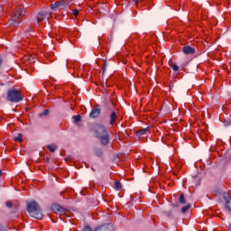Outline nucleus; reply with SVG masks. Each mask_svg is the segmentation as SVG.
<instances>
[{
  "instance_id": "30",
  "label": "nucleus",
  "mask_w": 231,
  "mask_h": 231,
  "mask_svg": "<svg viewBox=\"0 0 231 231\" xmlns=\"http://www.w3.org/2000/svg\"><path fill=\"white\" fill-rule=\"evenodd\" d=\"M172 207H173V208H178V207H180V205H178V204H172Z\"/></svg>"
},
{
  "instance_id": "24",
  "label": "nucleus",
  "mask_w": 231,
  "mask_h": 231,
  "mask_svg": "<svg viewBox=\"0 0 231 231\" xmlns=\"http://www.w3.org/2000/svg\"><path fill=\"white\" fill-rule=\"evenodd\" d=\"M6 207L7 208H12V207H14V203H12L11 201L6 202Z\"/></svg>"
},
{
  "instance_id": "25",
  "label": "nucleus",
  "mask_w": 231,
  "mask_h": 231,
  "mask_svg": "<svg viewBox=\"0 0 231 231\" xmlns=\"http://www.w3.org/2000/svg\"><path fill=\"white\" fill-rule=\"evenodd\" d=\"M83 231H93V230L91 229V226H85V227L83 228Z\"/></svg>"
},
{
  "instance_id": "7",
  "label": "nucleus",
  "mask_w": 231,
  "mask_h": 231,
  "mask_svg": "<svg viewBox=\"0 0 231 231\" xmlns=\"http://www.w3.org/2000/svg\"><path fill=\"white\" fill-rule=\"evenodd\" d=\"M49 18H50V13H48L46 11H42V12L38 13L36 15L37 23L46 21V19H49Z\"/></svg>"
},
{
  "instance_id": "32",
  "label": "nucleus",
  "mask_w": 231,
  "mask_h": 231,
  "mask_svg": "<svg viewBox=\"0 0 231 231\" xmlns=\"http://www.w3.org/2000/svg\"><path fill=\"white\" fill-rule=\"evenodd\" d=\"M1 231H8V227L5 226V227H4L3 230H1Z\"/></svg>"
},
{
  "instance_id": "2",
  "label": "nucleus",
  "mask_w": 231,
  "mask_h": 231,
  "mask_svg": "<svg viewBox=\"0 0 231 231\" xmlns=\"http://www.w3.org/2000/svg\"><path fill=\"white\" fill-rule=\"evenodd\" d=\"M27 212L31 217H34V219H42L44 217V214L42 213V208L37 201H32L27 204Z\"/></svg>"
},
{
  "instance_id": "15",
  "label": "nucleus",
  "mask_w": 231,
  "mask_h": 231,
  "mask_svg": "<svg viewBox=\"0 0 231 231\" xmlns=\"http://www.w3.org/2000/svg\"><path fill=\"white\" fill-rule=\"evenodd\" d=\"M179 201H180V205H185V203H187V199H185L184 194L180 195Z\"/></svg>"
},
{
  "instance_id": "17",
  "label": "nucleus",
  "mask_w": 231,
  "mask_h": 231,
  "mask_svg": "<svg viewBox=\"0 0 231 231\" xmlns=\"http://www.w3.org/2000/svg\"><path fill=\"white\" fill-rule=\"evenodd\" d=\"M190 207H192V205L190 203L187 204L186 206H184L181 208V212L182 214H185L187 212V210H189Z\"/></svg>"
},
{
  "instance_id": "29",
  "label": "nucleus",
  "mask_w": 231,
  "mask_h": 231,
  "mask_svg": "<svg viewBox=\"0 0 231 231\" xmlns=\"http://www.w3.org/2000/svg\"><path fill=\"white\" fill-rule=\"evenodd\" d=\"M140 1H142V0H134V5H135L136 6H138V3H140Z\"/></svg>"
},
{
  "instance_id": "37",
  "label": "nucleus",
  "mask_w": 231,
  "mask_h": 231,
  "mask_svg": "<svg viewBox=\"0 0 231 231\" xmlns=\"http://www.w3.org/2000/svg\"><path fill=\"white\" fill-rule=\"evenodd\" d=\"M227 125H230V123L227 122Z\"/></svg>"
},
{
  "instance_id": "26",
  "label": "nucleus",
  "mask_w": 231,
  "mask_h": 231,
  "mask_svg": "<svg viewBox=\"0 0 231 231\" xmlns=\"http://www.w3.org/2000/svg\"><path fill=\"white\" fill-rule=\"evenodd\" d=\"M28 60H29V62L33 63V62H35V58L31 56V57H29Z\"/></svg>"
},
{
  "instance_id": "12",
  "label": "nucleus",
  "mask_w": 231,
  "mask_h": 231,
  "mask_svg": "<svg viewBox=\"0 0 231 231\" xmlns=\"http://www.w3.org/2000/svg\"><path fill=\"white\" fill-rule=\"evenodd\" d=\"M148 133H149V127L143 128L136 132V136L140 138L142 136H145V134H147Z\"/></svg>"
},
{
  "instance_id": "11",
  "label": "nucleus",
  "mask_w": 231,
  "mask_h": 231,
  "mask_svg": "<svg viewBox=\"0 0 231 231\" xmlns=\"http://www.w3.org/2000/svg\"><path fill=\"white\" fill-rule=\"evenodd\" d=\"M94 231H113L111 224H104L97 227Z\"/></svg>"
},
{
  "instance_id": "28",
  "label": "nucleus",
  "mask_w": 231,
  "mask_h": 231,
  "mask_svg": "<svg viewBox=\"0 0 231 231\" xmlns=\"http://www.w3.org/2000/svg\"><path fill=\"white\" fill-rule=\"evenodd\" d=\"M226 228H228V230L231 231V223L230 222H227Z\"/></svg>"
},
{
  "instance_id": "22",
  "label": "nucleus",
  "mask_w": 231,
  "mask_h": 231,
  "mask_svg": "<svg viewBox=\"0 0 231 231\" xmlns=\"http://www.w3.org/2000/svg\"><path fill=\"white\" fill-rule=\"evenodd\" d=\"M115 187L117 190H121L122 189V182L121 181H116L115 182Z\"/></svg>"
},
{
  "instance_id": "21",
  "label": "nucleus",
  "mask_w": 231,
  "mask_h": 231,
  "mask_svg": "<svg viewBox=\"0 0 231 231\" xmlns=\"http://www.w3.org/2000/svg\"><path fill=\"white\" fill-rule=\"evenodd\" d=\"M14 142H23V134H18L17 136L14 138Z\"/></svg>"
},
{
  "instance_id": "3",
  "label": "nucleus",
  "mask_w": 231,
  "mask_h": 231,
  "mask_svg": "<svg viewBox=\"0 0 231 231\" xmlns=\"http://www.w3.org/2000/svg\"><path fill=\"white\" fill-rule=\"evenodd\" d=\"M26 12L21 8V5L15 7L13 15L10 18L9 23L13 24V26H21L23 24L22 18Z\"/></svg>"
},
{
  "instance_id": "13",
  "label": "nucleus",
  "mask_w": 231,
  "mask_h": 231,
  "mask_svg": "<svg viewBox=\"0 0 231 231\" xmlns=\"http://www.w3.org/2000/svg\"><path fill=\"white\" fill-rule=\"evenodd\" d=\"M116 112H112L110 114V122H109V125H113V124H115V122H116Z\"/></svg>"
},
{
  "instance_id": "14",
  "label": "nucleus",
  "mask_w": 231,
  "mask_h": 231,
  "mask_svg": "<svg viewBox=\"0 0 231 231\" xmlns=\"http://www.w3.org/2000/svg\"><path fill=\"white\" fill-rule=\"evenodd\" d=\"M94 154L98 158H101V156H104V151L101 148H96L94 150Z\"/></svg>"
},
{
  "instance_id": "18",
  "label": "nucleus",
  "mask_w": 231,
  "mask_h": 231,
  "mask_svg": "<svg viewBox=\"0 0 231 231\" xmlns=\"http://www.w3.org/2000/svg\"><path fill=\"white\" fill-rule=\"evenodd\" d=\"M72 118L74 119V124H79L82 120V116H73Z\"/></svg>"
},
{
  "instance_id": "10",
  "label": "nucleus",
  "mask_w": 231,
  "mask_h": 231,
  "mask_svg": "<svg viewBox=\"0 0 231 231\" xmlns=\"http://www.w3.org/2000/svg\"><path fill=\"white\" fill-rule=\"evenodd\" d=\"M182 51L185 55H194V53H196V49L189 45H186L182 48Z\"/></svg>"
},
{
  "instance_id": "33",
  "label": "nucleus",
  "mask_w": 231,
  "mask_h": 231,
  "mask_svg": "<svg viewBox=\"0 0 231 231\" xmlns=\"http://www.w3.org/2000/svg\"><path fill=\"white\" fill-rule=\"evenodd\" d=\"M107 86V83H103V88H106Z\"/></svg>"
},
{
  "instance_id": "23",
  "label": "nucleus",
  "mask_w": 231,
  "mask_h": 231,
  "mask_svg": "<svg viewBox=\"0 0 231 231\" xmlns=\"http://www.w3.org/2000/svg\"><path fill=\"white\" fill-rule=\"evenodd\" d=\"M171 69H172L173 71H178V70L180 69V67L178 66V64L172 63V64H171Z\"/></svg>"
},
{
  "instance_id": "5",
  "label": "nucleus",
  "mask_w": 231,
  "mask_h": 231,
  "mask_svg": "<svg viewBox=\"0 0 231 231\" xmlns=\"http://www.w3.org/2000/svg\"><path fill=\"white\" fill-rule=\"evenodd\" d=\"M69 2L68 0H61L58 1L54 4L51 5V10H64L66 8H69Z\"/></svg>"
},
{
  "instance_id": "36",
  "label": "nucleus",
  "mask_w": 231,
  "mask_h": 231,
  "mask_svg": "<svg viewBox=\"0 0 231 231\" xmlns=\"http://www.w3.org/2000/svg\"><path fill=\"white\" fill-rule=\"evenodd\" d=\"M15 212H17V209H16V208L14 209V213L15 214Z\"/></svg>"
},
{
  "instance_id": "31",
  "label": "nucleus",
  "mask_w": 231,
  "mask_h": 231,
  "mask_svg": "<svg viewBox=\"0 0 231 231\" xmlns=\"http://www.w3.org/2000/svg\"><path fill=\"white\" fill-rule=\"evenodd\" d=\"M2 64H3V58L0 57V68Z\"/></svg>"
},
{
  "instance_id": "6",
  "label": "nucleus",
  "mask_w": 231,
  "mask_h": 231,
  "mask_svg": "<svg viewBox=\"0 0 231 231\" xmlns=\"http://www.w3.org/2000/svg\"><path fill=\"white\" fill-rule=\"evenodd\" d=\"M101 113H102V108L100 107L99 105H97L89 113V117L90 118H98V116H100Z\"/></svg>"
},
{
  "instance_id": "9",
  "label": "nucleus",
  "mask_w": 231,
  "mask_h": 231,
  "mask_svg": "<svg viewBox=\"0 0 231 231\" xmlns=\"http://www.w3.org/2000/svg\"><path fill=\"white\" fill-rule=\"evenodd\" d=\"M223 198H224V199L226 201V210L231 212V198H230V194H228V192H224L223 193Z\"/></svg>"
},
{
  "instance_id": "8",
  "label": "nucleus",
  "mask_w": 231,
  "mask_h": 231,
  "mask_svg": "<svg viewBox=\"0 0 231 231\" xmlns=\"http://www.w3.org/2000/svg\"><path fill=\"white\" fill-rule=\"evenodd\" d=\"M51 211L54 212V214H65L66 213V208L61 207L59 204H53L51 206Z\"/></svg>"
},
{
  "instance_id": "1",
  "label": "nucleus",
  "mask_w": 231,
  "mask_h": 231,
  "mask_svg": "<svg viewBox=\"0 0 231 231\" xmlns=\"http://www.w3.org/2000/svg\"><path fill=\"white\" fill-rule=\"evenodd\" d=\"M93 131L101 145H109V132H107V128L104 125H96Z\"/></svg>"
},
{
  "instance_id": "27",
  "label": "nucleus",
  "mask_w": 231,
  "mask_h": 231,
  "mask_svg": "<svg viewBox=\"0 0 231 231\" xmlns=\"http://www.w3.org/2000/svg\"><path fill=\"white\" fill-rule=\"evenodd\" d=\"M73 12V15H79V9H75L72 11Z\"/></svg>"
},
{
  "instance_id": "19",
  "label": "nucleus",
  "mask_w": 231,
  "mask_h": 231,
  "mask_svg": "<svg viewBox=\"0 0 231 231\" xmlns=\"http://www.w3.org/2000/svg\"><path fill=\"white\" fill-rule=\"evenodd\" d=\"M48 115H50V110L49 109H45L43 111V113H40L39 114V116H40V118H42V116H48Z\"/></svg>"
},
{
  "instance_id": "16",
  "label": "nucleus",
  "mask_w": 231,
  "mask_h": 231,
  "mask_svg": "<svg viewBox=\"0 0 231 231\" xmlns=\"http://www.w3.org/2000/svg\"><path fill=\"white\" fill-rule=\"evenodd\" d=\"M47 147L50 152H55V151L57 150V145L55 144H49Z\"/></svg>"
},
{
  "instance_id": "4",
  "label": "nucleus",
  "mask_w": 231,
  "mask_h": 231,
  "mask_svg": "<svg viewBox=\"0 0 231 231\" xmlns=\"http://www.w3.org/2000/svg\"><path fill=\"white\" fill-rule=\"evenodd\" d=\"M7 100L9 102H13L14 104H17V102L23 101V95L21 94V91H19L16 88H10L7 91Z\"/></svg>"
},
{
  "instance_id": "34",
  "label": "nucleus",
  "mask_w": 231,
  "mask_h": 231,
  "mask_svg": "<svg viewBox=\"0 0 231 231\" xmlns=\"http://www.w3.org/2000/svg\"><path fill=\"white\" fill-rule=\"evenodd\" d=\"M1 176H3V171L2 170H0V178H1Z\"/></svg>"
},
{
  "instance_id": "20",
  "label": "nucleus",
  "mask_w": 231,
  "mask_h": 231,
  "mask_svg": "<svg viewBox=\"0 0 231 231\" xmlns=\"http://www.w3.org/2000/svg\"><path fill=\"white\" fill-rule=\"evenodd\" d=\"M106 68H107V61H104V65L102 66V79H104V75L106 74Z\"/></svg>"
},
{
  "instance_id": "35",
  "label": "nucleus",
  "mask_w": 231,
  "mask_h": 231,
  "mask_svg": "<svg viewBox=\"0 0 231 231\" xmlns=\"http://www.w3.org/2000/svg\"><path fill=\"white\" fill-rule=\"evenodd\" d=\"M30 28H31L30 26H26L25 30H30Z\"/></svg>"
}]
</instances>
